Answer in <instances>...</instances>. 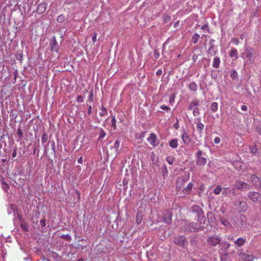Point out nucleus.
<instances>
[{"label": "nucleus", "mask_w": 261, "mask_h": 261, "mask_svg": "<svg viewBox=\"0 0 261 261\" xmlns=\"http://www.w3.org/2000/svg\"><path fill=\"white\" fill-rule=\"evenodd\" d=\"M47 5L46 3H40L37 8L36 12L39 14H43L47 9Z\"/></svg>", "instance_id": "11"}, {"label": "nucleus", "mask_w": 261, "mask_h": 261, "mask_svg": "<svg viewBox=\"0 0 261 261\" xmlns=\"http://www.w3.org/2000/svg\"><path fill=\"white\" fill-rule=\"evenodd\" d=\"M221 139L219 137H216L214 139V143L215 144H219L220 143Z\"/></svg>", "instance_id": "53"}, {"label": "nucleus", "mask_w": 261, "mask_h": 261, "mask_svg": "<svg viewBox=\"0 0 261 261\" xmlns=\"http://www.w3.org/2000/svg\"><path fill=\"white\" fill-rule=\"evenodd\" d=\"M57 20L58 22H63L65 20V16L62 14L58 16Z\"/></svg>", "instance_id": "40"}, {"label": "nucleus", "mask_w": 261, "mask_h": 261, "mask_svg": "<svg viewBox=\"0 0 261 261\" xmlns=\"http://www.w3.org/2000/svg\"><path fill=\"white\" fill-rule=\"evenodd\" d=\"M185 180L183 178H180L177 180L176 186L177 188L180 189L181 186L184 184Z\"/></svg>", "instance_id": "30"}, {"label": "nucleus", "mask_w": 261, "mask_h": 261, "mask_svg": "<svg viewBox=\"0 0 261 261\" xmlns=\"http://www.w3.org/2000/svg\"><path fill=\"white\" fill-rule=\"evenodd\" d=\"M199 105V102L198 100L195 99L194 101L191 102L188 107V109L192 110L194 109L195 108H197V107Z\"/></svg>", "instance_id": "16"}, {"label": "nucleus", "mask_w": 261, "mask_h": 261, "mask_svg": "<svg viewBox=\"0 0 261 261\" xmlns=\"http://www.w3.org/2000/svg\"><path fill=\"white\" fill-rule=\"evenodd\" d=\"M175 95L173 94L171 95L169 97V103L172 105L173 103L174 102V99H175Z\"/></svg>", "instance_id": "46"}, {"label": "nucleus", "mask_w": 261, "mask_h": 261, "mask_svg": "<svg viewBox=\"0 0 261 261\" xmlns=\"http://www.w3.org/2000/svg\"><path fill=\"white\" fill-rule=\"evenodd\" d=\"M222 191V188L220 186H217L214 190V193L216 195H219Z\"/></svg>", "instance_id": "35"}, {"label": "nucleus", "mask_w": 261, "mask_h": 261, "mask_svg": "<svg viewBox=\"0 0 261 261\" xmlns=\"http://www.w3.org/2000/svg\"><path fill=\"white\" fill-rule=\"evenodd\" d=\"M229 56L231 58L234 57L236 59L238 58L237 50L234 48H231L229 53Z\"/></svg>", "instance_id": "21"}, {"label": "nucleus", "mask_w": 261, "mask_h": 261, "mask_svg": "<svg viewBox=\"0 0 261 261\" xmlns=\"http://www.w3.org/2000/svg\"><path fill=\"white\" fill-rule=\"evenodd\" d=\"M106 133L105 132V131L103 129L100 128L98 139L99 140L102 139L103 138H104L106 137Z\"/></svg>", "instance_id": "36"}, {"label": "nucleus", "mask_w": 261, "mask_h": 261, "mask_svg": "<svg viewBox=\"0 0 261 261\" xmlns=\"http://www.w3.org/2000/svg\"><path fill=\"white\" fill-rule=\"evenodd\" d=\"M40 223L42 227H45L46 225L45 220V219L40 220Z\"/></svg>", "instance_id": "50"}, {"label": "nucleus", "mask_w": 261, "mask_h": 261, "mask_svg": "<svg viewBox=\"0 0 261 261\" xmlns=\"http://www.w3.org/2000/svg\"><path fill=\"white\" fill-rule=\"evenodd\" d=\"M201 29L202 30H206V31H207L208 32H210V30H209V27H208V23H206L205 24H203Z\"/></svg>", "instance_id": "44"}, {"label": "nucleus", "mask_w": 261, "mask_h": 261, "mask_svg": "<svg viewBox=\"0 0 261 261\" xmlns=\"http://www.w3.org/2000/svg\"><path fill=\"white\" fill-rule=\"evenodd\" d=\"M92 107L89 106L88 107V114H90L91 113Z\"/></svg>", "instance_id": "63"}, {"label": "nucleus", "mask_w": 261, "mask_h": 261, "mask_svg": "<svg viewBox=\"0 0 261 261\" xmlns=\"http://www.w3.org/2000/svg\"><path fill=\"white\" fill-rule=\"evenodd\" d=\"M235 189L233 188H225L222 191V194L225 195L230 196L231 194L235 195Z\"/></svg>", "instance_id": "14"}, {"label": "nucleus", "mask_w": 261, "mask_h": 261, "mask_svg": "<svg viewBox=\"0 0 261 261\" xmlns=\"http://www.w3.org/2000/svg\"><path fill=\"white\" fill-rule=\"evenodd\" d=\"M112 125L114 129H116V120L115 117H113L112 119Z\"/></svg>", "instance_id": "47"}, {"label": "nucleus", "mask_w": 261, "mask_h": 261, "mask_svg": "<svg viewBox=\"0 0 261 261\" xmlns=\"http://www.w3.org/2000/svg\"><path fill=\"white\" fill-rule=\"evenodd\" d=\"M217 53V50L214 46H210L207 50V53L211 56H214Z\"/></svg>", "instance_id": "22"}, {"label": "nucleus", "mask_w": 261, "mask_h": 261, "mask_svg": "<svg viewBox=\"0 0 261 261\" xmlns=\"http://www.w3.org/2000/svg\"><path fill=\"white\" fill-rule=\"evenodd\" d=\"M119 145H120V141L119 140H117L114 144V146L113 147V148L115 149L116 150V153L117 154H118V149H119Z\"/></svg>", "instance_id": "33"}, {"label": "nucleus", "mask_w": 261, "mask_h": 261, "mask_svg": "<svg viewBox=\"0 0 261 261\" xmlns=\"http://www.w3.org/2000/svg\"><path fill=\"white\" fill-rule=\"evenodd\" d=\"M193 114L194 116H197L199 115V110L198 108H195L193 111Z\"/></svg>", "instance_id": "43"}, {"label": "nucleus", "mask_w": 261, "mask_h": 261, "mask_svg": "<svg viewBox=\"0 0 261 261\" xmlns=\"http://www.w3.org/2000/svg\"><path fill=\"white\" fill-rule=\"evenodd\" d=\"M160 108L162 110H166V111H168L170 109L169 107H168L166 106H164V105L161 106L160 107Z\"/></svg>", "instance_id": "51"}, {"label": "nucleus", "mask_w": 261, "mask_h": 261, "mask_svg": "<svg viewBox=\"0 0 261 261\" xmlns=\"http://www.w3.org/2000/svg\"><path fill=\"white\" fill-rule=\"evenodd\" d=\"M238 75L237 72L236 71H233L232 73L231 74V76L233 77L236 76Z\"/></svg>", "instance_id": "62"}, {"label": "nucleus", "mask_w": 261, "mask_h": 261, "mask_svg": "<svg viewBox=\"0 0 261 261\" xmlns=\"http://www.w3.org/2000/svg\"><path fill=\"white\" fill-rule=\"evenodd\" d=\"M108 114L106 108L102 107L99 115L101 116H106Z\"/></svg>", "instance_id": "41"}, {"label": "nucleus", "mask_w": 261, "mask_h": 261, "mask_svg": "<svg viewBox=\"0 0 261 261\" xmlns=\"http://www.w3.org/2000/svg\"><path fill=\"white\" fill-rule=\"evenodd\" d=\"M17 135L19 139H21L23 137L22 130L19 128H18L17 130Z\"/></svg>", "instance_id": "42"}, {"label": "nucleus", "mask_w": 261, "mask_h": 261, "mask_svg": "<svg viewBox=\"0 0 261 261\" xmlns=\"http://www.w3.org/2000/svg\"><path fill=\"white\" fill-rule=\"evenodd\" d=\"M242 57L244 59H247L249 62H253L254 61V50L250 47H246L245 51L242 54Z\"/></svg>", "instance_id": "1"}, {"label": "nucleus", "mask_w": 261, "mask_h": 261, "mask_svg": "<svg viewBox=\"0 0 261 261\" xmlns=\"http://www.w3.org/2000/svg\"><path fill=\"white\" fill-rule=\"evenodd\" d=\"M203 154V152L201 150H198L195 154V158H200L202 157V154Z\"/></svg>", "instance_id": "45"}, {"label": "nucleus", "mask_w": 261, "mask_h": 261, "mask_svg": "<svg viewBox=\"0 0 261 261\" xmlns=\"http://www.w3.org/2000/svg\"><path fill=\"white\" fill-rule=\"evenodd\" d=\"M48 140V136L46 134L44 133L42 134L41 137V142L42 144L45 143Z\"/></svg>", "instance_id": "38"}, {"label": "nucleus", "mask_w": 261, "mask_h": 261, "mask_svg": "<svg viewBox=\"0 0 261 261\" xmlns=\"http://www.w3.org/2000/svg\"><path fill=\"white\" fill-rule=\"evenodd\" d=\"M234 186L237 189L242 191H247L249 190L251 187L248 184L240 180H236Z\"/></svg>", "instance_id": "3"}, {"label": "nucleus", "mask_w": 261, "mask_h": 261, "mask_svg": "<svg viewBox=\"0 0 261 261\" xmlns=\"http://www.w3.org/2000/svg\"><path fill=\"white\" fill-rule=\"evenodd\" d=\"M162 73V71L161 70H159L158 71H157L156 72V75H160L161 74V73Z\"/></svg>", "instance_id": "64"}, {"label": "nucleus", "mask_w": 261, "mask_h": 261, "mask_svg": "<svg viewBox=\"0 0 261 261\" xmlns=\"http://www.w3.org/2000/svg\"><path fill=\"white\" fill-rule=\"evenodd\" d=\"M167 162L170 165H172L174 161V158L171 156H168L166 158Z\"/></svg>", "instance_id": "37"}, {"label": "nucleus", "mask_w": 261, "mask_h": 261, "mask_svg": "<svg viewBox=\"0 0 261 261\" xmlns=\"http://www.w3.org/2000/svg\"><path fill=\"white\" fill-rule=\"evenodd\" d=\"M192 227L193 228L194 230H196V231H200L202 230L203 229V226H202L201 225H197L195 224H192Z\"/></svg>", "instance_id": "32"}, {"label": "nucleus", "mask_w": 261, "mask_h": 261, "mask_svg": "<svg viewBox=\"0 0 261 261\" xmlns=\"http://www.w3.org/2000/svg\"><path fill=\"white\" fill-rule=\"evenodd\" d=\"M250 180L256 188L261 187V179L256 175H252L250 177Z\"/></svg>", "instance_id": "7"}, {"label": "nucleus", "mask_w": 261, "mask_h": 261, "mask_svg": "<svg viewBox=\"0 0 261 261\" xmlns=\"http://www.w3.org/2000/svg\"><path fill=\"white\" fill-rule=\"evenodd\" d=\"M241 110L243 111H246L247 110V107L245 105H242L241 106Z\"/></svg>", "instance_id": "60"}, {"label": "nucleus", "mask_w": 261, "mask_h": 261, "mask_svg": "<svg viewBox=\"0 0 261 261\" xmlns=\"http://www.w3.org/2000/svg\"><path fill=\"white\" fill-rule=\"evenodd\" d=\"M199 37L200 36L198 34H194L192 36V41L193 42V43L194 44H196L198 42Z\"/></svg>", "instance_id": "28"}, {"label": "nucleus", "mask_w": 261, "mask_h": 261, "mask_svg": "<svg viewBox=\"0 0 261 261\" xmlns=\"http://www.w3.org/2000/svg\"><path fill=\"white\" fill-rule=\"evenodd\" d=\"M93 94L92 92H91L90 93V94L89 95V99L88 100L90 101H93Z\"/></svg>", "instance_id": "59"}, {"label": "nucleus", "mask_w": 261, "mask_h": 261, "mask_svg": "<svg viewBox=\"0 0 261 261\" xmlns=\"http://www.w3.org/2000/svg\"><path fill=\"white\" fill-rule=\"evenodd\" d=\"M21 228H22L23 230H24V231H28V226L27 224H21Z\"/></svg>", "instance_id": "49"}, {"label": "nucleus", "mask_w": 261, "mask_h": 261, "mask_svg": "<svg viewBox=\"0 0 261 261\" xmlns=\"http://www.w3.org/2000/svg\"><path fill=\"white\" fill-rule=\"evenodd\" d=\"M16 156V150L14 149L13 151L12 154V157L13 158H14Z\"/></svg>", "instance_id": "61"}, {"label": "nucleus", "mask_w": 261, "mask_h": 261, "mask_svg": "<svg viewBox=\"0 0 261 261\" xmlns=\"http://www.w3.org/2000/svg\"><path fill=\"white\" fill-rule=\"evenodd\" d=\"M16 205L13 204H9L8 205V213L9 214H11L16 209Z\"/></svg>", "instance_id": "27"}, {"label": "nucleus", "mask_w": 261, "mask_h": 261, "mask_svg": "<svg viewBox=\"0 0 261 261\" xmlns=\"http://www.w3.org/2000/svg\"><path fill=\"white\" fill-rule=\"evenodd\" d=\"M174 243L180 247H184L185 245V243H187L186 238L184 236H177L174 238Z\"/></svg>", "instance_id": "5"}, {"label": "nucleus", "mask_w": 261, "mask_h": 261, "mask_svg": "<svg viewBox=\"0 0 261 261\" xmlns=\"http://www.w3.org/2000/svg\"><path fill=\"white\" fill-rule=\"evenodd\" d=\"M199 219H200V223L204 222L205 218L203 216H199Z\"/></svg>", "instance_id": "56"}, {"label": "nucleus", "mask_w": 261, "mask_h": 261, "mask_svg": "<svg viewBox=\"0 0 261 261\" xmlns=\"http://www.w3.org/2000/svg\"><path fill=\"white\" fill-rule=\"evenodd\" d=\"M154 57L155 59H158L160 57V54L158 50L154 51Z\"/></svg>", "instance_id": "54"}, {"label": "nucleus", "mask_w": 261, "mask_h": 261, "mask_svg": "<svg viewBox=\"0 0 261 261\" xmlns=\"http://www.w3.org/2000/svg\"><path fill=\"white\" fill-rule=\"evenodd\" d=\"M214 42H215V40L213 39H211L210 40V42H209V44H210V46H214Z\"/></svg>", "instance_id": "58"}, {"label": "nucleus", "mask_w": 261, "mask_h": 261, "mask_svg": "<svg viewBox=\"0 0 261 261\" xmlns=\"http://www.w3.org/2000/svg\"><path fill=\"white\" fill-rule=\"evenodd\" d=\"M169 146L172 148H176L178 146L177 139H173L171 140L169 142Z\"/></svg>", "instance_id": "17"}, {"label": "nucleus", "mask_w": 261, "mask_h": 261, "mask_svg": "<svg viewBox=\"0 0 261 261\" xmlns=\"http://www.w3.org/2000/svg\"><path fill=\"white\" fill-rule=\"evenodd\" d=\"M221 223L224 225L226 228H230L231 226V225L229 221L226 219H221Z\"/></svg>", "instance_id": "25"}, {"label": "nucleus", "mask_w": 261, "mask_h": 261, "mask_svg": "<svg viewBox=\"0 0 261 261\" xmlns=\"http://www.w3.org/2000/svg\"><path fill=\"white\" fill-rule=\"evenodd\" d=\"M220 59L218 57H215L213 60L212 66L213 67L217 68L219 67Z\"/></svg>", "instance_id": "19"}, {"label": "nucleus", "mask_w": 261, "mask_h": 261, "mask_svg": "<svg viewBox=\"0 0 261 261\" xmlns=\"http://www.w3.org/2000/svg\"><path fill=\"white\" fill-rule=\"evenodd\" d=\"M192 211L196 212L198 215L201 213L202 210L198 205H194L192 206Z\"/></svg>", "instance_id": "29"}, {"label": "nucleus", "mask_w": 261, "mask_h": 261, "mask_svg": "<svg viewBox=\"0 0 261 261\" xmlns=\"http://www.w3.org/2000/svg\"><path fill=\"white\" fill-rule=\"evenodd\" d=\"M196 159V163L198 166H203L206 164L207 159L205 157L202 156L200 158H197Z\"/></svg>", "instance_id": "13"}, {"label": "nucleus", "mask_w": 261, "mask_h": 261, "mask_svg": "<svg viewBox=\"0 0 261 261\" xmlns=\"http://www.w3.org/2000/svg\"><path fill=\"white\" fill-rule=\"evenodd\" d=\"M96 36H97L96 33H94V35L93 36V37L92 38V41L94 42H95L96 41V40H97L96 39Z\"/></svg>", "instance_id": "57"}, {"label": "nucleus", "mask_w": 261, "mask_h": 261, "mask_svg": "<svg viewBox=\"0 0 261 261\" xmlns=\"http://www.w3.org/2000/svg\"><path fill=\"white\" fill-rule=\"evenodd\" d=\"M230 246V244L225 241L222 242L219 244V247L221 248L222 249L225 250H227Z\"/></svg>", "instance_id": "24"}, {"label": "nucleus", "mask_w": 261, "mask_h": 261, "mask_svg": "<svg viewBox=\"0 0 261 261\" xmlns=\"http://www.w3.org/2000/svg\"><path fill=\"white\" fill-rule=\"evenodd\" d=\"M207 243L210 246H215L219 244L221 239L219 237L217 236H211L207 237L206 239Z\"/></svg>", "instance_id": "4"}, {"label": "nucleus", "mask_w": 261, "mask_h": 261, "mask_svg": "<svg viewBox=\"0 0 261 261\" xmlns=\"http://www.w3.org/2000/svg\"><path fill=\"white\" fill-rule=\"evenodd\" d=\"M189 88L190 90L192 91H197V90L198 89L197 84L194 82H193L190 84V85L189 86Z\"/></svg>", "instance_id": "26"}, {"label": "nucleus", "mask_w": 261, "mask_h": 261, "mask_svg": "<svg viewBox=\"0 0 261 261\" xmlns=\"http://www.w3.org/2000/svg\"><path fill=\"white\" fill-rule=\"evenodd\" d=\"M51 150L54 152H55V148H56V145H55V142L54 141H53L51 142Z\"/></svg>", "instance_id": "52"}, {"label": "nucleus", "mask_w": 261, "mask_h": 261, "mask_svg": "<svg viewBox=\"0 0 261 261\" xmlns=\"http://www.w3.org/2000/svg\"><path fill=\"white\" fill-rule=\"evenodd\" d=\"M2 187L5 192L8 193V185L3 179L1 180Z\"/></svg>", "instance_id": "31"}, {"label": "nucleus", "mask_w": 261, "mask_h": 261, "mask_svg": "<svg viewBox=\"0 0 261 261\" xmlns=\"http://www.w3.org/2000/svg\"><path fill=\"white\" fill-rule=\"evenodd\" d=\"M247 196L254 203H261V192L249 191L247 193Z\"/></svg>", "instance_id": "2"}, {"label": "nucleus", "mask_w": 261, "mask_h": 261, "mask_svg": "<svg viewBox=\"0 0 261 261\" xmlns=\"http://www.w3.org/2000/svg\"><path fill=\"white\" fill-rule=\"evenodd\" d=\"M181 138L183 141V143L185 144L188 145L191 143V139L190 138L188 134L185 130H184L182 132Z\"/></svg>", "instance_id": "10"}, {"label": "nucleus", "mask_w": 261, "mask_h": 261, "mask_svg": "<svg viewBox=\"0 0 261 261\" xmlns=\"http://www.w3.org/2000/svg\"><path fill=\"white\" fill-rule=\"evenodd\" d=\"M193 185L192 183L190 182L188 184V185L187 186L186 188H185L183 190V192L186 194H189L191 191H192V189L193 188Z\"/></svg>", "instance_id": "18"}, {"label": "nucleus", "mask_w": 261, "mask_h": 261, "mask_svg": "<svg viewBox=\"0 0 261 261\" xmlns=\"http://www.w3.org/2000/svg\"><path fill=\"white\" fill-rule=\"evenodd\" d=\"M76 101L78 102H83L84 101V97L82 95H79L76 97Z\"/></svg>", "instance_id": "48"}, {"label": "nucleus", "mask_w": 261, "mask_h": 261, "mask_svg": "<svg viewBox=\"0 0 261 261\" xmlns=\"http://www.w3.org/2000/svg\"><path fill=\"white\" fill-rule=\"evenodd\" d=\"M234 204L236 206L239 207L241 211L245 212L247 210L248 206L245 201L238 200L235 202Z\"/></svg>", "instance_id": "9"}, {"label": "nucleus", "mask_w": 261, "mask_h": 261, "mask_svg": "<svg viewBox=\"0 0 261 261\" xmlns=\"http://www.w3.org/2000/svg\"><path fill=\"white\" fill-rule=\"evenodd\" d=\"M172 221V215L169 211L163 212V221L167 224H170Z\"/></svg>", "instance_id": "6"}, {"label": "nucleus", "mask_w": 261, "mask_h": 261, "mask_svg": "<svg viewBox=\"0 0 261 261\" xmlns=\"http://www.w3.org/2000/svg\"><path fill=\"white\" fill-rule=\"evenodd\" d=\"M232 42L237 45V44H238L239 41V39H238L237 38H232Z\"/></svg>", "instance_id": "55"}, {"label": "nucleus", "mask_w": 261, "mask_h": 261, "mask_svg": "<svg viewBox=\"0 0 261 261\" xmlns=\"http://www.w3.org/2000/svg\"><path fill=\"white\" fill-rule=\"evenodd\" d=\"M233 166L238 170L243 169V163L239 161H236L233 163Z\"/></svg>", "instance_id": "15"}, {"label": "nucleus", "mask_w": 261, "mask_h": 261, "mask_svg": "<svg viewBox=\"0 0 261 261\" xmlns=\"http://www.w3.org/2000/svg\"><path fill=\"white\" fill-rule=\"evenodd\" d=\"M245 241L246 239L245 238H239L237 240H234V242L238 246H241L244 244Z\"/></svg>", "instance_id": "20"}, {"label": "nucleus", "mask_w": 261, "mask_h": 261, "mask_svg": "<svg viewBox=\"0 0 261 261\" xmlns=\"http://www.w3.org/2000/svg\"><path fill=\"white\" fill-rule=\"evenodd\" d=\"M243 259L244 261H253L255 259V257L252 255L244 254Z\"/></svg>", "instance_id": "23"}, {"label": "nucleus", "mask_w": 261, "mask_h": 261, "mask_svg": "<svg viewBox=\"0 0 261 261\" xmlns=\"http://www.w3.org/2000/svg\"><path fill=\"white\" fill-rule=\"evenodd\" d=\"M211 109L213 112H215L218 110V103L214 102L211 104Z\"/></svg>", "instance_id": "34"}, {"label": "nucleus", "mask_w": 261, "mask_h": 261, "mask_svg": "<svg viewBox=\"0 0 261 261\" xmlns=\"http://www.w3.org/2000/svg\"><path fill=\"white\" fill-rule=\"evenodd\" d=\"M50 47L52 51L58 52L59 50V46L57 41L55 37H53L51 42L50 43Z\"/></svg>", "instance_id": "12"}, {"label": "nucleus", "mask_w": 261, "mask_h": 261, "mask_svg": "<svg viewBox=\"0 0 261 261\" xmlns=\"http://www.w3.org/2000/svg\"><path fill=\"white\" fill-rule=\"evenodd\" d=\"M197 130L199 132V133H201L202 130L204 128V125L201 123V122H199L198 124H197Z\"/></svg>", "instance_id": "39"}, {"label": "nucleus", "mask_w": 261, "mask_h": 261, "mask_svg": "<svg viewBox=\"0 0 261 261\" xmlns=\"http://www.w3.org/2000/svg\"><path fill=\"white\" fill-rule=\"evenodd\" d=\"M147 141L154 147L158 146L159 144L156 136L154 133L150 134V136L147 138Z\"/></svg>", "instance_id": "8"}]
</instances>
